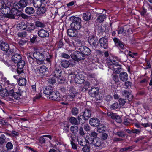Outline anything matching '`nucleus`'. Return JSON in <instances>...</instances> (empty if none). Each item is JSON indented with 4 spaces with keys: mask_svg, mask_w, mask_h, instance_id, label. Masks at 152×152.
I'll list each match as a JSON object with an SVG mask.
<instances>
[{
    "mask_svg": "<svg viewBox=\"0 0 152 152\" xmlns=\"http://www.w3.org/2000/svg\"><path fill=\"white\" fill-rule=\"evenodd\" d=\"M18 10L13 8L10 10L8 12V13H6V16L7 17L10 18L15 19L18 15H19Z\"/></svg>",
    "mask_w": 152,
    "mask_h": 152,
    "instance_id": "obj_6",
    "label": "nucleus"
},
{
    "mask_svg": "<svg viewBox=\"0 0 152 152\" xmlns=\"http://www.w3.org/2000/svg\"><path fill=\"white\" fill-rule=\"evenodd\" d=\"M19 85L21 86H23L25 85L26 83V80L25 78H22L20 76V77L18 81Z\"/></svg>",
    "mask_w": 152,
    "mask_h": 152,
    "instance_id": "obj_35",
    "label": "nucleus"
},
{
    "mask_svg": "<svg viewBox=\"0 0 152 152\" xmlns=\"http://www.w3.org/2000/svg\"><path fill=\"white\" fill-rule=\"evenodd\" d=\"M25 12L27 14L31 15L34 13L35 10L32 7H28L25 9Z\"/></svg>",
    "mask_w": 152,
    "mask_h": 152,
    "instance_id": "obj_34",
    "label": "nucleus"
},
{
    "mask_svg": "<svg viewBox=\"0 0 152 152\" xmlns=\"http://www.w3.org/2000/svg\"><path fill=\"white\" fill-rule=\"evenodd\" d=\"M6 147L7 150H10L13 148V145L11 142H8L6 144Z\"/></svg>",
    "mask_w": 152,
    "mask_h": 152,
    "instance_id": "obj_47",
    "label": "nucleus"
},
{
    "mask_svg": "<svg viewBox=\"0 0 152 152\" xmlns=\"http://www.w3.org/2000/svg\"><path fill=\"white\" fill-rule=\"evenodd\" d=\"M77 30L75 29L72 28H70L67 31V34L70 37H74L76 36L77 34Z\"/></svg>",
    "mask_w": 152,
    "mask_h": 152,
    "instance_id": "obj_21",
    "label": "nucleus"
},
{
    "mask_svg": "<svg viewBox=\"0 0 152 152\" xmlns=\"http://www.w3.org/2000/svg\"><path fill=\"white\" fill-rule=\"evenodd\" d=\"M121 93L123 96L128 99L129 101H131L132 99L133 95L127 91L124 90L121 92Z\"/></svg>",
    "mask_w": 152,
    "mask_h": 152,
    "instance_id": "obj_16",
    "label": "nucleus"
},
{
    "mask_svg": "<svg viewBox=\"0 0 152 152\" xmlns=\"http://www.w3.org/2000/svg\"><path fill=\"white\" fill-rule=\"evenodd\" d=\"M19 133L18 132L15 131H12L11 133V135H12V137H15L16 136L19 135Z\"/></svg>",
    "mask_w": 152,
    "mask_h": 152,
    "instance_id": "obj_59",
    "label": "nucleus"
},
{
    "mask_svg": "<svg viewBox=\"0 0 152 152\" xmlns=\"http://www.w3.org/2000/svg\"><path fill=\"white\" fill-rule=\"evenodd\" d=\"M27 33L26 32H22L18 33L17 35L20 37H24L27 35Z\"/></svg>",
    "mask_w": 152,
    "mask_h": 152,
    "instance_id": "obj_52",
    "label": "nucleus"
},
{
    "mask_svg": "<svg viewBox=\"0 0 152 152\" xmlns=\"http://www.w3.org/2000/svg\"><path fill=\"white\" fill-rule=\"evenodd\" d=\"M68 136L71 138L70 141H72L73 142L75 140V136L73 135L72 134L70 133L68 134Z\"/></svg>",
    "mask_w": 152,
    "mask_h": 152,
    "instance_id": "obj_57",
    "label": "nucleus"
},
{
    "mask_svg": "<svg viewBox=\"0 0 152 152\" xmlns=\"http://www.w3.org/2000/svg\"><path fill=\"white\" fill-rule=\"evenodd\" d=\"M91 111L89 109H86L83 112V115L85 117L87 120H88L91 116Z\"/></svg>",
    "mask_w": 152,
    "mask_h": 152,
    "instance_id": "obj_31",
    "label": "nucleus"
},
{
    "mask_svg": "<svg viewBox=\"0 0 152 152\" xmlns=\"http://www.w3.org/2000/svg\"><path fill=\"white\" fill-rule=\"evenodd\" d=\"M70 129V131L72 133H76L78 132L79 129L77 126L76 125H73L71 127Z\"/></svg>",
    "mask_w": 152,
    "mask_h": 152,
    "instance_id": "obj_39",
    "label": "nucleus"
},
{
    "mask_svg": "<svg viewBox=\"0 0 152 152\" xmlns=\"http://www.w3.org/2000/svg\"><path fill=\"white\" fill-rule=\"evenodd\" d=\"M60 64L61 66L63 67L67 68L69 66L70 64L68 61L64 60H62Z\"/></svg>",
    "mask_w": 152,
    "mask_h": 152,
    "instance_id": "obj_32",
    "label": "nucleus"
},
{
    "mask_svg": "<svg viewBox=\"0 0 152 152\" xmlns=\"http://www.w3.org/2000/svg\"><path fill=\"white\" fill-rule=\"evenodd\" d=\"M27 58L29 63L30 64H32L34 61V59L30 55H28Z\"/></svg>",
    "mask_w": 152,
    "mask_h": 152,
    "instance_id": "obj_55",
    "label": "nucleus"
},
{
    "mask_svg": "<svg viewBox=\"0 0 152 152\" xmlns=\"http://www.w3.org/2000/svg\"><path fill=\"white\" fill-rule=\"evenodd\" d=\"M0 48L2 50L7 52L9 49L10 47L7 43L2 42L0 44Z\"/></svg>",
    "mask_w": 152,
    "mask_h": 152,
    "instance_id": "obj_24",
    "label": "nucleus"
},
{
    "mask_svg": "<svg viewBox=\"0 0 152 152\" xmlns=\"http://www.w3.org/2000/svg\"><path fill=\"white\" fill-rule=\"evenodd\" d=\"M46 11V9L44 7H40L37 11V14L39 15L42 16Z\"/></svg>",
    "mask_w": 152,
    "mask_h": 152,
    "instance_id": "obj_33",
    "label": "nucleus"
},
{
    "mask_svg": "<svg viewBox=\"0 0 152 152\" xmlns=\"http://www.w3.org/2000/svg\"><path fill=\"white\" fill-rule=\"evenodd\" d=\"M17 64L18 68L17 70V73L19 74H21L22 73L23 74V70L22 69L23 68L25 65V61L23 60H21Z\"/></svg>",
    "mask_w": 152,
    "mask_h": 152,
    "instance_id": "obj_9",
    "label": "nucleus"
},
{
    "mask_svg": "<svg viewBox=\"0 0 152 152\" xmlns=\"http://www.w3.org/2000/svg\"><path fill=\"white\" fill-rule=\"evenodd\" d=\"M100 121L96 118H91L89 121V124L92 126H97L100 124Z\"/></svg>",
    "mask_w": 152,
    "mask_h": 152,
    "instance_id": "obj_15",
    "label": "nucleus"
},
{
    "mask_svg": "<svg viewBox=\"0 0 152 152\" xmlns=\"http://www.w3.org/2000/svg\"><path fill=\"white\" fill-rule=\"evenodd\" d=\"M91 50L87 47H84V50L83 53L85 55H88L91 54Z\"/></svg>",
    "mask_w": 152,
    "mask_h": 152,
    "instance_id": "obj_43",
    "label": "nucleus"
},
{
    "mask_svg": "<svg viewBox=\"0 0 152 152\" xmlns=\"http://www.w3.org/2000/svg\"><path fill=\"white\" fill-rule=\"evenodd\" d=\"M27 4L28 2L26 0H20L17 4L16 6L18 7V9H20L25 7L27 5Z\"/></svg>",
    "mask_w": 152,
    "mask_h": 152,
    "instance_id": "obj_20",
    "label": "nucleus"
},
{
    "mask_svg": "<svg viewBox=\"0 0 152 152\" xmlns=\"http://www.w3.org/2000/svg\"><path fill=\"white\" fill-rule=\"evenodd\" d=\"M35 25L36 26L39 27L43 28L45 26V25L44 23L39 21H37L35 23Z\"/></svg>",
    "mask_w": 152,
    "mask_h": 152,
    "instance_id": "obj_45",
    "label": "nucleus"
},
{
    "mask_svg": "<svg viewBox=\"0 0 152 152\" xmlns=\"http://www.w3.org/2000/svg\"><path fill=\"white\" fill-rule=\"evenodd\" d=\"M27 22H22L17 26L18 29L20 30H23L26 29Z\"/></svg>",
    "mask_w": 152,
    "mask_h": 152,
    "instance_id": "obj_29",
    "label": "nucleus"
},
{
    "mask_svg": "<svg viewBox=\"0 0 152 152\" xmlns=\"http://www.w3.org/2000/svg\"><path fill=\"white\" fill-rule=\"evenodd\" d=\"M97 134L94 131H91V132L90 134V137L91 136L92 137H93L94 138H97Z\"/></svg>",
    "mask_w": 152,
    "mask_h": 152,
    "instance_id": "obj_58",
    "label": "nucleus"
},
{
    "mask_svg": "<svg viewBox=\"0 0 152 152\" xmlns=\"http://www.w3.org/2000/svg\"><path fill=\"white\" fill-rule=\"evenodd\" d=\"M71 18L72 19V21L71 24V27L77 30L80 29L81 26V19L79 17H72Z\"/></svg>",
    "mask_w": 152,
    "mask_h": 152,
    "instance_id": "obj_2",
    "label": "nucleus"
},
{
    "mask_svg": "<svg viewBox=\"0 0 152 152\" xmlns=\"http://www.w3.org/2000/svg\"><path fill=\"white\" fill-rule=\"evenodd\" d=\"M100 46L104 49L108 48V41L107 39L104 37L100 38L99 40Z\"/></svg>",
    "mask_w": 152,
    "mask_h": 152,
    "instance_id": "obj_11",
    "label": "nucleus"
},
{
    "mask_svg": "<svg viewBox=\"0 0 152 152\" xmlns=\"http://www.w3.org/2000/svg\"><path fill=\"white\" fill-rule=\"evenodd\" d=\"M20 96L21 94L20 93L14 92V91H12L10 93L9 97L11 98L12 97L13 99V98L15 99L18 100L20 98Z\"/></svg>",
    "mask_w": 152,
    "mask_h": 152,
    "instance_id": "obj_19",
    "label": "nucleus"
},
{
    "mask_svg": "<svg viewBox=\"0 0 152 152\" xmlns=\"http://www.w3.org/2000/svg\"><path fill=\"white\" fill-rule=\"evenodd\" d=\"M70 122L73 124L78 125V122L77 120L75 117H72L69 119Z\"/></svg>",
    "mask_w": 152,
    "mask_h": 152,
    "instance_id": "obj_41",
    "label": "nucleus"
},
{
    "mask_svg": "<svg viewBox=\"0 0 152 152\" xmlns=\"http://www.w3.org/2000/svg\"><path fill=\"white\" fill-rule=\"evenodd\" d=\"M8 4L6 1L0 0V10H1L3 14L5 15L8 13L10 10Z\"/></svg>",
    "mask_w": 152,
    "mask_h": 152,
    "instance_id": "obj_3",
    "label": "nucleus"
},
{
    "mask_svg": "<svg viewBox=\"0 0 152 152\" xmlns=\"http://www.w3.org/2000/svg\"><path fill=\"white\" fill-rule=\"evenodd\" d=\"M34 58L37 60V64H39L43 63V61L45 60L44 55L39 52H34L33 54Z\"/></svg>",
    "mask_w": 152,
    "mask_h": 152,
    "instance_id": "obj_5",
    "label": "nucleus"
},
{
    "mask_svg": "<svg viewBox=\"0 0 152 152\" xmlns=\"http://www.w3.org/2000/svg\"><path fill=\"white\" fill-rule=\"evenodd\" d=\"M119 77L121 80L123 81L127 80L128 78V75L125 72H122L119 74Z\"/></svg>",
    "mask_w": 152,
    "mask_h": 152,
    "instance_id": "obj_27",
    "label": "nucleus"
},
{
    "mask_svg": "<svg viewBox=\"0 0 152 152\" xmlns=\"http://www.w3.org/2000/svg\"><path fill=\"white\" fill-rule=\"evenodd\" d=\"M0 96L4 98H5L8 96L9 97L10 93L5 88L2 90L1 89L0 90Z\"/></svg>",
    "mask_w": 152,
    "mask_h": 152,
    "instance_id": "obj_28",
    "label": "nucleus"
},
{
    "mask_svg": "<svg viewBox=\"0 0 152 152\" xmlns=\"http://www.w3.org/2000/svg\"><path fill=\"white\" fill-rule=\"evenodd\" d=\"M113 40L115 42V46L118 48L124 49V43L121 41L119 39L116 38H114Z\"/></svg>",
    "mask_w": 152,
    "mask_h": 152,
    "instance_id": "obj_14",
    "label": "nucleus"
},
{
    "mask_svg": "<svg viewBox=\"0 0 152 152\" xmlns=\"http://www.w3.org/2000/svg\"><path fill=\"white\" fill-rule=\"evenodd\" d=\"M124 85L129 88L131 87L132 85V83L129 81H127L124 83Z\"/></svg>",
    "mask_w": 152,
    "mask_h": 152,
    "instance_id": "obj_53",
    "label": "nucleus"
},
{
    "mask_svg": "<svg viewBox=\"0 0 152 152\" xmlns=\"http://www.w3.org/2000/svg\"><path fill=\"white\" fill-rule=\"evenodd\" d=\"M75 80L76 82L80 83V82L78 80L80 81V80H81L83 81L82 82H83V81L85 80V77L82 74L78 73L75 75Z\"/></svg>",
    "mask_w": 152,
    "mask_h": 152,
    "instance_id": "obj_23",
    "label": "nucleus"
},
{
    "mask_svg": "<svg viewBox=\"0 0 152 152\" xmlns=\"http://www.w3.org/2000/svg\"><path fill=\"white\" fill-rule=\"evenodd\" d=\"M2 84L5 88L9 92L11 91H14L15 85L13 83H10V82L7 79L4 77L2 79Z\"/></svg>",
    "mask_w": 152,
    "mask_h": 152,
    "instance_id": "obj_1",
    "label": "nucleus"
},
{
    "mask_svg": "<svg viewBox=\"0 0 152 152\" xmlns=\"http://www.w3.org/2000/svg\"><path fill=\"white\" fill-rule=\"evenodd\" d=\"M79 121L78 124H83L87 120V119L83 115H80L78 117Z\"/></svg>",
    "mask_w": 152,
    "mask_h": 152,
    "instance_id": "obj_38",
    "label": "nucleus"
},
{
    "mask_svg": "<svg viewBox=\"0 0 152 152\" xmlns=\"http://www.w3.org/2000/svg\"><path fill=\"white\" fill-rule=\"evenodd\" d=\"M71 58L74 60L79 61L81 60H84L86 57L84 54L82 53H77V54H72L70 55Z\"/></svg>",
    "mask_w": 152,
    "mask_h": 152,
    "instance_id": "obj_7",
    "label": "nucleus"
},
{
    "mask_svg": "<svg viewBox=\"0 0 152 152\" xmlns=\"http://www.w3.org/2000/svg\"><path fill=\"white\" fill-rule=\"evenodd\" d=\"M97 130L98 132L101 133L103 132L104 130L103 127L100 126L97 128Z\"/></svg>",
    "mask_w": 152,
    "mask_h": 152,
    "instance_id": "obj_56",
    "label": "nucleus"
},
{
    "mask_svg": "<svg viewBox=\"0 0 152 152\" xmlns=\"http://www.w3.org/2000/svg\"><path fill=\"white\" fill-rule=\"evenodd\" d=\"M61 72V68L58 66H56L54 71L52 73L53 76L56 78L59 77L60 76V73Z\"/></svg>",
    "mask_w": 152,
    "mask_h": 152,
    "instance_id": "obj_17",
    "label": "nucleus"
},
{
    "mask_svg": "<svg viewBox=\"0 0 152 152\" xmlns=\"http://www.w3.org/2000/svg\"><path fill=\"white\" fill-rule=\"evenodd\" d=\"M69 91L70 93L69 96L72 99L75 98L77 95L78 93V92L75 91V90L74 89V87H71Z\"/></svg>",
    "mask_w": 152,
    "mask_h": 152,
    "instance_id": "obj_25",
    "label": "nucleus"
},
{
    "mask_svg": "<svg viewBox=\"0 0 152 152\" xmlns=\"http://www.w3.org/2000/svg\"><path fill=\"white\" fill-rule=\"evenodd\" d=\"M35 28V26L33 23L27 22V31L31 32L34 30Z\"/></svg>",
    "mask_w": 152,
    "mask_h": 152,
    "instance_id": "obj_30",
    "label": "nucleus"
},
{
    "mask_svg": "<svg viewBox=\"0 0 152 152\" xmlns=\"http://www.w3.org/2000/svg\"><path fill=\"white\" fill-rule=\"evenodd\" d=\"M115 113H114L112 112H107V115L108 117H110L112 119H113L115 117Z\"/></svg>",
    "mask_w": 152,
    "mask_h": 152,
    "instance_id": "obj_54",
    "label": "nucleus"
},
{
    "mask_svg": "<svg viewBox=\"0 0 152 152\" xmlns=\"http://www.w3.org/2000/svg\"><path fill=\"white\" fill-rule=\"evenodd\" d=\"M53 90L52 87L50 86H47L45 87L43 90V93L46 95H49L50 94Z\"/></svg>",
    "mask_w": 152,
    "mask_h": 152,
    "instance_id": "obj_26",
    "label": "nucleus"
},
{
    "mask_svg": "<svg viewBox=\"0 0 152 152\" xmlns=\"http://www.w3.org/2000/svg\"><path fill=\"white\" fill-rule=\"evenodd\" d=\"M91 17V15L90 13H84L83 14V18L85 20L88 21L89 20Z\"/></svg>",
    "mask_w": 152,
    "mask_h": 152,
    "instance_id": "obj_37",
    "label": "nucleus"
},
{
    "mask_svg": "<svg viewBox=\"0 0 152 152\" xmlns=\"http://www.w3.org/2000/svg\"><path fill=\"white\" fill-rule=\"evenodd\" d=\"M113 119L115 120L118 123H120L121 121V119L120 117L116 113Z\"/></svg>",
    "mask_w": 152,
    "mask_h": 152,
    "instance_id": "obj_44",
    "label": "nucleus"
},
{
    "mask_svg": "<svg viewBox=\"0 0 152 152\" xmlns=\"http://www.w3.org/2000/svg\"><path fill=\"white\" fill-rule=\"evenodd\" d=\"M119 104L118 102L114 103L111 105V108L114 110L119 108Z\"/></svg>",
    "mask_w": 152,
    "mask_h": 152,
    "instance_id": "obj_49",
    "label": "nucleus"
},
{
    "mask_svg": "<svg viewBox=\"0 0 152 152\" xmlns=\"http://www.w3.org/2000/svg\"><path fill=\"white\" fill-rule=\"evenodd\" d=\"M90 83L88 81L85 82L83 84V85L84 86V88L86 89L88 88V87L89 86Z\"/></svg>",
    "mask_w": 152,
    "mask_h": 152,
    "instance_id": "obj_61",
    "label": "nucleus"
},
{
    "mask_svg": "<svg viewBox=\"0 0 152 152\" xmlns=\"http://www.w3.org/2000/svg\"><path fill=\"white\" fill-rule=\"evenodd\" d=\"M83 127L84 129L86 131H89L90 130V126L88 124H85Z\"/></svg>",
    "mask_w": 152,
    "mask_h": 152,
    "instance_id": "obj_62",
    "label": "nucleus"
},
{
    "mask_svg": "<svg viewBox=\"0 0 152 152\" xmlns=\"http://www.w3.org/2000/svg\"><path fill=\"white\" fill-rule=\"evenodd\" d=\"M112 78L113 80L115 82V83H118L119 81V79L118 76L116 75L113 74L112 75Z\"/></svg>",
    "mask_w": 152,
    "mask_h": 152,
    "instance_id": "obj_51",
    "label": "nucleus"
},
{
    "mask_svg": "<svg viewBox=\"0 0 152 152\" xmlns=\"http://www.w3.org/2000/svg\"><path fill=\"white\" fill-rule=\"evenodd\" d=\"M49 98L52 100L59 99V94L58 92L53 91L49 95Z\"/></svg>",
    "mask_w": 152,
    "mask_h": 152,
    "instance_id": "obj_13",
    "label": "nucleus"
},
{
    "mask_svg": "<svg viewBox=\"0 0 152 152\" xmlns=\"http://www.w3.org/2000/svg\"><path fill=\"white\" fill-rule=\"evenodd\" d=\"M71 144L72 145V147L73 149L75 150L77 149V145L72 141H71Z\"/></svg>",
    "mask_w": 152,
    "mask_h": 152,
    "instance_id": "obj_64",
    "label": "nucleus"
},
{
    "mask_svg": "<svg viewBox=\"0 0 152 152\" xmlns=\"http://www.w3.org/2000/svg\"><path fill=\"white\" fill-rule=\"evenodd\" d=\"M12 60L13 62L17 63L22 60V57L20 55L16 54L12 56Z\"/></svg>",
    "mask_w": 152,
    "mask_h": 152,
    "instance_id": "obj_22",
    "label": "nucleus"
},
{
    "mask_svg": "<svg viewBox=\"0 0 152 152\" xmlns=\"http://www.w3.org/2000/svg\"><path fill=\"white\" fill-rule=\"evenodd\" d=\"M39 70L41 74L45 72L47 70V68L45 65H42L39 67Z\"/></svg>",
    "mask_w": 152,
    "mask_h": 152,
    "instance_id": "obj_40",
    "label": "nucleus"
},
{
    "mask_svg": "<svg viewBox=\"0 0 152 152\" xmlns=\"http://www.w3.org/2000/svg\"><path fill=\"white\" fill-rule=\"evenodd\" d=\"M90 150V146L88 145H84L82 148V151L84 152H89Z\"/></svg>",
    "mask_w": 152,
    "mask_h": 152,
    "instance_id": "obj_48",
    "label": "nucleus"
},
{
    "mask_svg": "<svg viewBox=\"0 0 152 152\" xmlns=\"http://www.w3.org/2000/svg\"><path fill=\"white\" fill-rule=\"evenodd\" d=\"M88 41L91 45L93 46L95 48L98 45V39L94 36L89 37L88 38Z\"/></svg>",
    "mask_w": 152,
    "mask_h": 152,
    "instance_id": "obj_8",
    "label": "nucleus"
},
{
    "mask_svg": "<svg viewBox=\"0 0 152 152\" xmlns=\"http://www.w3.org/2000/svg\"><path fill=\"white\" fill-rule=\"evenodd\" d=\"M108 64L109 65H110L109 66L110 69L115 72L116 71L117 69H119L121 68V66L115 61H113V62L112 61H110V62L108 63Z\"/></svg>",
    "mask_w": 152,
    "mask_h": 152,
    "instance_id": "obj_10",
    "label": "nucleus"
},
{
    "mask_svg": "<svg viewBox=\"0 0 152 152\" xmlns=\"http://www.w3.org/2000/svg\"><path fill=\"white\" fill-rule=\"evenodd\" d=\"M99 88L98 87H92L89 91V93L92 97H96L99 93Z\"/></svg>",
    "mask_w": 152,
    "mask_h": 152,
    "instance_id": "obj_18",
    "label": "nucleus"
},
{
    "mask_svg": "<svg viewBox=\"0 0 152 152\" xmlns=\"http://www.w3.org/2000/svg\"><path fill=\"white\" fill-rule=\"evenodd\" d=\"M119 102L120 104H121L122 105H123L126 102L125 99H119Z\"/></svg>",
    "mask_w": 152,
    "mask_h": 152,
    "instance_id": "obj_63",
    "label": "nucleus"
},
{
    "mask_svg": "<svg viewBox=\"0 0 152 152\" xmlns=\"http://www.w3.org/2000/svg\"><path fill=\"white\" fill-rule=\"evenodd\" d=\"M106 18V15H100L98 17L97 19L96 20L98 22L101 23L103 22L104 21V19H105Z\"/></svg>",
    "mask_w": 152,
    "mask_h": 152,
    "instance_id": "obj_42",
    "label": "nucleus"
},
{
    "mask_svg": "<svg viewBox=\"0 0 152 152\" xmlns=\"http://www.w3.org/2000/svg\"><path fill=\"white\" fill-rule=\"evenodd\" d=\"M61 56L63 58L67 59H69L70 58V56L69 55L64 53H62Z\"/></svg>",
    "mask_w": 152,
    "mask_h": 152,
    "instance_id": "obj_60",
    "label": "nucleus"
},
{
    "mask_svg": "<svg viewBox=\"0 0 152 152\" xmlns=\"http://www.w3.org/2000/svg\"><path fill=\"white\" fill-rule=\"evenodd\" d=\"M37 34L41 38L47 37L49 36L48 32L47 31L43 29L39 30Z\"/></svg>",
    "mask_w": 152,
    "mask_h": 152,
    "instance_id": "obj_12",
    "label": "nucleus"
},
{
    "mask_svg": "<svg viewBox=\"0 0 152 152\" xmlns=\"http://www.w3.org/2000/svg\"><path fill=\"white\" fill-rule=\"evenodd\" d=\"M42 2L41 0H33V5L36 8L40 7L42 4Z\"/></svg>",
    "mask_w": 152,
    "mask_h": 152,
    "instance_id": "obj_36",
    "label": "nucleus"
},
{
    "mask_svg": "<svg viewBox=\"0 0 152 152\" xmlns=\"http://www.w3.org/2000/svg\"><path fill=\"white\" fill-rule=\"evenodd\" d=\"M88 138V139L86 137V142L88 144H92L96 147L100 146L102 144L101 140L98 138H94L93 139H89Z\"/></svg>",
    "mask_w": 152,
    "mask_h": 152,
    "instance_id": "obj_4",
    "label": "nucleus"
},
{
    "mask_svg": "<svg viewBox=\"0 0 152 152\" xmlns=\"http://www.w3.org/2000/svg\"><path fill=\"white\" fill-rule=\"evenodd\" d=\"M79 110L76 107L73 108L71 110L72 114L74 115H76L78 113Z\"/></svg>",
    "mask_w": 152,
    "mask_h": 152,
    "instance_id": "obj_46",
    "label": "nucleus"
},
{
    "mask_svg": "<svg viewBox=\"0 0 152 152\" xmlns=\"http://www.w3.org/2000/svg\"><path fill=\"white\" fill-rule=\"evenodd\" d=\"M116 134L119 137H123L126 136L125 133L123 131H118L117 132Z\"/></svg>",
    "mask_w": 152,
    "mask_h": 152,
    "instance_id": "obj_50",
    "label": "nucleus"
}]
</instances>
